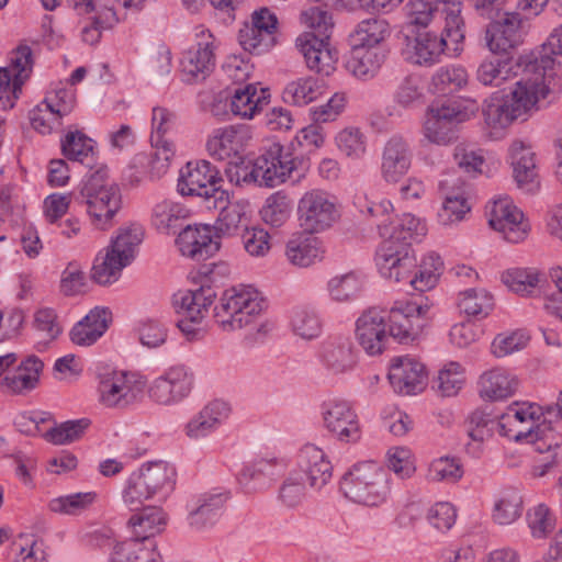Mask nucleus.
Listing matches in <instances>:
<instances>
[{
  "label": "nucleus",
  "instance_id": "nucleus-32",
  "mask_svg": "<svg viewBox=\"0 0 562 562\" xmlns=\"http://www.w3.org/2000/svg\"><path fill=\"white\" fill-rule=\"evenodd\" d=\"M220 181L217 170L209 161H190L180 171L178 191L181 195H207V190Z\"/></svg>",
  "mask_w": 562,
  "mask_h": 562
},
{
  "label": "nucleus",
  "instance_id": "nucleus-61",
  "mask_svg": "<svg viewBox=\"0 0 562 562\" xmlns=\"http://www.w3.org/2000/svg\"><path fill=\"white\" fill-rule=\"evenodd\" d=\"M522 499L514 488L501 493L495 502L493 518L499 525H509L521 515Z\"/></svg>",
  "mask_w": 562,
  "mask_h": 562
},
{
  "label": "nucleus",
  "instance_id": "nucleus-14",
  "mask_svg": "<svg viewBox=\"0 0 562 562\" xmlns=\"http://www.w3.org/2000/svg\"><path fill=\"white\" fill-rule=\"evenodd\" d=\"M509 412L506 409L497 422L487 419L482 414H473L469 420L468 436L469 442L465 445V452L468 454H477L485 452V446L492 440L494 428L498 432L513 439L517 442H526L528 436L531 434L532 428L521 427L517 422H509Z\"/></svg>",
  "mask_w": 562,
  "mask_h": 562
},
{
  "label": "nucleus",
  "instance_id": "nucleus-57",
  "mask_svg": "<svg viewBox=\"0 0 562 562\" xmlns=\"http://www.w3.org/2000/svg\"><path fill=\"white\" fill-rule=\"evenodd\" d=\"M95 492L71 493L50 499L48 508L60 515H80L95 502Z\"/></svg>",
  "mask_w": 562,
  "mask_h": 562
},
{
  "label": "nucleus",
  "instance_id": "nucleus-31",
  "mask_svg": "<svg viewBox=\"0 0 562 562\" xmlns=\"http://www.w3.org/2000/svg\"><path fill=\"white\" fill-rule=\"evenodd\" d=\"M176 241L183 256L195 260L212 256L221 247L210 225H189L180 232Z\"/></svg>",
  "mask_w": 562,
  "mask_h": 562
},
{
  "label": "nucleus",
  "instance_id": "nucleus-4",
  "mask_svg": "<svg viewBox=\"0 0 562 562\" xmlns=\"http://www.w3.org/2000/svg\"><path fill=\"white\" fill-rule=\"evenodd\" d=\"M166 522L162 508H142L128 520L135 537L115 542L106 562H161L154 536L164 530Z\"/></svg>",
  "mask_w": 562,
  "mask_h": 562
},
{
  "label": "nucleus",
  "instance_id": "nucleus-53",
  "mask_svg": "<svg viewBox=\"0 0 562 562\" xmlns=\"http://www.w3.org/2000/svg\"><path fill=\"white\" fill-rule=\"evenodd\" d=\"M241 47L256 55L268 52L276 44V35L267 31V26L246 23L238 33Z\"/></svg>",
  "mask_w": 562,
  "mask_h": 562
},
{
  "label": "nucleus",
  "instance_id": "nucleus-44",
  "mask_svg": "<svg viewBox=\"0 0 562 562\" xmlns=\"http://www.w3.org/2000/svg\"><path fill=\"white\" fill-rule=\"evenodd\" d=\"M384 57L381 48L371 49L351 46L346 68L353 77L360 80H369L376 76L384 63Z\"/></svg>",
  "mask_w": 562,
  "mask_h": 562
},
{
  "label": "nucleus",
  "instance_id": "nucleus-3",
  "mask_svg": "<svg viewBox=\"0 0 562 562\" xmlns=\"http://www.w3.org/2000/svg\"><path fill=\"white\" fill-rule=\"evenodd\" d=\"M442 12L445 26L440 35L424 32L414 38L407 37L404 55L412 64L430 66L438 61L443 53L457 56L462 50L464 23L461 18V3L446 4Z\"/></svg>",
  "mask_w": 562,
  "mask_h": 562
},
{
  "label": "nucleus",
  "instance_id": "nucleus-19",
  "mask_svg": "<svg viewBox=\"0 0 562 562\" xmlns=\"http://www.w3.org/2000/svg\"><path fill=\"white\" fill-rule=\"evenodd\" d=\"M375 261L382 277L412 288L417 260L409 245L400 244V247H395L392 241H382Z\"/></svg>",
  "mask_w": 562,
  "mask_h": 562
},
{
  "label": "nucleus",
  "instance_id": "nucleus-6",
  "mask_svg": "<svg viewBox=\"0 0 562 562\" xmlns=\"http://www.w3.org/2000/svg\"><path fill=\"white\" fill-rule=\"evenodd\" d=\"M99 402L106 408L126 409L138 404L147 386L146 379L135 371L99 364L95 372Z\"/></svg>",
  "mask_w": 562,
  "mask_h": 562
},
{
  "label": "nucleus",
  "instance_id": "nucleus-46",
  "mask_svg": "<svg viewBox=\"0 0 562 562\" xmlns=\"http://www.w3.org/2000/svg\"><path fill=\"white\" fill-rule=\"evenodd\" d=\"M173 156L175 147L172 142L151 144V151L149 154H137L134 157V164L145 169L151 178H161L167 173Z\"/></svg>",
  "mask_w": 562,
  "mask_h": 562
},
{
  "label": "nucleus",
  "instance_id": "nucleus-25",
  "mask_svg": "<svg viewBox=\"0 0 562 562\" xmlns=\"http://www.w3.org/2000/svg\"><path fill=\"white\" fill-rule=\"evenodd\" d=\"M378 229L383 241H392L395 247H400V244L412 247V243L422 241L428 231L426 222L411 213L393 220H381Z\"/></svg>",
  "mask_w": 562,
  "mask_h": 562
},
{
  "label": "nucleus",
  "instance_id": "nucleus-64",
  "mask_svg": "<svg viewBox=\"0 0 562 562\" xmlns=\"http://www.w3.org/2000/svg\"><path fill=\"white\" fill-rule=\"evenodd\" d=\"M189 210L181 203L164 200L153 209L155 226L161 231H168L177 225V222L189 216Z\"/></svg>",
  "mask_w": 562,
  "mask_h": 562
},
{
  "label": "nucleus",
  "instance_id": "nucleus-43",
  "mask_svg": "<svg viewBox=\"0 0 562 562\" xmlns=\"http://www.w3.org/2000/svg\"><path fill=\"white\" fill-rule=\"evenodd\" d=\"M514 77V60L498 55L484 58L475 71L477 82L490 88H498Z\"/></svg>",
  "mask_w": 562,
  "mask_h": 562
},
{
  "label": "nucleus",
  "instance_id": "nucleus-34",
  "mask_svg": "<svg viewBox=\"0 0 562 562\" xmlns=\"http://www.w3.org/2000/svg\"><path fill=\"white\" fill-rule=\"evenodd\" d=\"M296 47L312 71L329 76L335 70L337 57L329 48L328 40L318 38L312 33H303L296 38Z\"/></svg>",
  "mask_w": 562,
  "mask_h": 562
},
{
  "label": "nucleus",
  "instance_id": "nucleus-9",
  "mask_svg": "<svg viewBox=\"0 0 562 562\" xmlns=\"http://www.w3.org/2000/svg\"><path fill=\"white\" fill-rule=\"evenodd\" d=\"M296 216L300 228L310 235L330 229L340 218L338 199L330 192L314 188L297 201Z\"/></svg>",
  "mask_w": 562,
  "mask_h": 562
},
{
  "label": "nucleus",
  "instance_id": "nucleus-62",
  "mask_svg": "<svg viewBox=\"0 0 562 562\" xmlns=\"http://www.w3.org/2000/svg\"><path fill=\"white\" fill-rule=\"evenodd\" d=\"M465 381V369L457 361H449L439 370L436 380L442 396H453L462 389Z\"/></svg>",
  "mask_w": 562,
  "mask_h": 562
},
{
  "label": "nucleus",
  "instance_id": "nucleus-38",
  "mask_svg": "<svg viewBox=\"0 0 562 562\" xmlns=\"http://www.w3.org/2000/svg\"><path fill=\"white\" fill-rule=\"evenodd\" d=\"M215 292L211 286L195 290H181L173 295V307L182 317L193 323H201L212 305Z\"/></svg>",
  "mask_w": 562,
  "mask_h": 562
},
{
  "label": "nucleus",
  "instance_id": "nucleus-16",
  "mask_svg": "<svg viewBox=\"0 0 562 562\" xmlns=\"http://www.w3.org/2000/svg\"><path fill=\"white\" fill-rule=\"evenodd\" d=\"M194 384V376L190 369L177 364L165 370L148 385L149 398L159 405L172 406L187 398Z\"/></svg>",
  "mask_w": 562,
  "mask_h": 562
},
{
  "label": "nucleus",
  "instance_id": "nucleus-52",
  "mask_svg": "<svg viewBox=\"0 0 562 562\" xmlns=\"http://www.w3.org/2000/svg\"><path fill=\"white\" fill-rule=\"evenodd\" d=\"M362 288L363 278L357 272L335 276L327 282L329 297L338 303H347L357 299Z\"/></svg>",
  "mask_w": 562,
  "mask_h": 562
},
{
  "label": "nucleus",
  "instance_id": "nucleus-30",
  "mask_svg": "<svg viewBox=\"0 0 562 562\" xmlns=\"http://www.w3.org/2000/svg\"><path fill=\"white\" fill-rule=\"evenodd\" d=\"M283 469L279 459H248L241 462L236 479L246 493H251L266 488Z\"/></svg>",
  "mask_w": 562,
  "mask_h": 562
},
{
  "label": "nucleus",
  "instance_id": "nucleus-58",
  "mask_svg": "<svg viewBox=\"0 0 562 562\" xmlns=\"http://www.w3.org/2000/svg\"><path fill=\"white\" fill-rule=\"evenodd\" d=\"M338 150L352 160L361 159L367 153V136L355 126L339 131L335 137Z\"/></svg>",
  "mask_w": 562,
  "mask_h": 562
},
{
  "label": "nucleus",
  "instance_id": "nucleus-22",
  "mask_svg": "<svg viewBox=\"0 0 562 562\" xmlns=\"http://www.w3.org/2000/svg\"><path fill=\"white\" fill-rule=\"evenodd\" d=\"M228 494L210 491L195 495L187 505L188 526L194 531L212 529L222 517Z\"/></svg>",
  "mask_w": 562,
  "mask_h": 562
},
{
  "label": "nucleus",
  "instance_id": "nucleus-51",
  "mask_svg": "<svg viewBox=\"0 0 562 562\" xmlns=\"http://www.w3.org/2000/svg\"><path fill=\"white\" fill-rule=\"evenodd\" d=\"M323 82L313 77L300 78L286 85L282 98L293 105H306L323 94Z\"/></svg>",
  "mask_w": 562,
  "mask_h": 562
},
{
  "label": "nucleus",
  "instance_id": "nucleus-36",
  "mask_svg": "<svg viewBox=\"0 0 562 562\" xmlns=\"http://www.w3.org/2000/svg\"><path fill=\"white\" fill-rule=\"evenodd\" d=\"M323 243L303 231L294 234L284 246L286 261L296 268H310L323 260Z\"/></svg>",
  "mask_w": 562,
  "mask_h": 562
},
{
  "label": "nucleus",
  "instance_id": "nucleus-60",
  "mask_svg": "<svg viewBox=\"0 0 562 562\" xmlns=\"http://www.w3.org/2000/svg\"><path fill=\"white\" fill-rule=\"evenodd\" d=\"M291 211L289 198L281 192H276L267 198L260 215L266 224L272 227H281L290 218Z\"/></svg>",
  "mask_w": 562,
  "mask_h": 562
},
{
  "label": "nucleus",
  "instance_id": "nucleus-54",
  "mask_svg": "<svg viewBox=\"0 0 562 562\" xmlns=\"http://www.w3.org/2000/svg\"><path fill=\"white\" fill-rule=\"evenodd\" d=\"M493 306V296L484 289H469L459 294L458 307L468 316L486 317Z\"/></svg>",
  "mask_w": 562,
  "mask_h": 562
},
{
  "label": "nucleus",
  "instance_id": "nucleus-47",
  "mask_svg": "<svg viewBox=\"0 0 562 562\" xmlns=\"http://www.w3.org/2000/svg\"><path fill=\"white\" fill-rule=\"evenodd\" d=\"M307 488L301 472L292 470L278 488V503L286 510H299L307 502Z\"/></svg>",
  "mask_w": 562,
  "mask_h": 562
},
{
  "label": "nucleus",
  "instance_id": "nucleus-35",
  "mask_svg": "<svg viewBox=\"0 0 562 562\" xmlns=\"http://www.w3.org/2000/svg\"><path fill=\"white\" fill-rule=\"evenodd\" d=\"M35 423L40 426V436L47 442L55 446L69 445L82 437L85 430L89 426V422L85 418L56 423L53 415L36 414Z\"/></svg>",
  "mask_w": 562,
  "mask_h": 562
},
{
  "label": "nucleus",
  "instance_id": "nucleus-12",
  "mask_svg": "<svg viewBox=\"0 0 562 562\" xmlns=\"http://www.w3.org/2000/svg\"><path fill=\"white\" fill-rule=\"evenodd\" d=\"M254 162L257 184L267 188H274L290 178L300 180L310 167L307 160L294 158L279 143L269 145Z\"/></svg>",
  "mask_w": 562,
  "mask_h": 562
},
{
  "label": "nucleus",
  "instance_id": "nucleus-26",
  "mask_svg": "<svg viewBox=\"0 0 562 562\" xmlns=\"http://www.w3.org/2000/svg\"><path fill=\"white\" fill-rule=\"evenodd\" d=\"M250 138V130L246 125L221 127L214 130L209 136L206 149L216 160H237Z\"/></svg>",
  "mask_w": 562,
  "mask_h": 562
},
{
  "label": "nucleus",
  "instance_id": "nucleus-17",
  "mask_svg": "<svg viewBox=\"0 0 562 562\" xmlns=\"http://www.w3.org/2000/svg\"><path fill=\"white\" fill-rule=\"evenodd\" d=\"M490 226L508 243H520L528 236L530 225L508 196L494 200L486 206Z\"/></svg>",
  "mask_w": 562,
  "mask_h": 562
},
{
  "label": "nucleus",
  "instance_id": "nucleus-48",
  "mask_svg": "<svg viewBox=\"0 0 562 562\" xmlns=\"http://www.w3.org/2000/svg\"><path fill=\"white\" fill-rule=\"evenodd\" d=\"M128 266L108 247L97 255L91 268V278L100 285H110L119 280L122 270Z\"/></svg>",
  "mask_w": 562,
  "mask_h": 562
},
{
  "label": "nucleus",
  "instance_id": "nucleus-41",
  "mask_svg": "<svg viewBox=\"0 0 562 562\" xmlns=\"http://www.w3.org/2000/svg\"><path fill=\"white\" fill-rule=\"evenodd\" d=\"M269 91L249 83L234 90L231 98V111L240 119H252L269 102Z\"/></svg>",
  "mask_w": 562,
  "mask_h": 562
},
{
  "label": "nucleus",
  "instance_id": "nucleus-63",
  "mask_svg": "<svg viewBox=\"0 0 562 562\" xmlns=\"http://www.w3.org/2000/svg\"><path fill=\"white\" fill-rule=\"evenodd\" d=\"M503 282L520 295H529L539 285L542 274L536 269H512L502 276Z\"/></svg>",
  "mask_w": 562,
  "mask_h": 562
},
{
  "label": "nucleus",
  "instance_id": "nucleus-18",
  "mask_svg": "<svg viewBox=\"0 0 562 562\" xmlns=\"http://www.w3.org/2000/svg\"><path fill=\"white\" fill-rule=\"evenodd\" d=\"M429 306L415 301L395 302L386 311V327L389 336L401 344L414 341L424 326Z\"/></svg>",
  "mask_w": 562,
  "mask_h": 562
},
{
  "label": "nucleus",
  "instance_id": "nucleus-50",
  "mask_svg": "<svg viewBox=\"0 0 562 562\" xmlns=\"http://www.w3.org/2000/svg\"><path fill=\"white\" fill-rule=\"evenodd\" d=\"M144 237V228L142 225L133 223L121 227L116 236L108 246L117 257L123 258L128 265L133 261L136 250Z\"/></svg>",
  "mask_w": 562,
  "mask_h": 562
},
{
  "label": "nucleus",
  "instance_id": "nucleus-55",
  "mask_svg": "<svg viewBox=\"0 0 562 562\" xmlns=\"http://www.w3.org/2000/svg\"><path fill=\"white\" fill-rule=\"evenodd\" d=\"M291 326L295 335L311 340L322 334V319L317 311L308 305L299 306L293 311Z\"/></svg>",
  "mask_w": 562,
  "mask_h": 562
},
{
  "label": "nucleus",
  "instance_id": "nucleus-28",
  "mask_svg": "<svg viewBox=\"0 0 562 562\" xmlns=\"http://www.w3.org/2000/svg\"><path fill=\"white\" fill-rule=\"evenodd\" d=\"M555 65H562V24L551 32L538 55L527 63L524 72L541 77V82L549 89Z\"/></svg>",
  "mask_w": 562,
  "mask_h": 562
},
{
  "label": "nucleus",
  "instance_id": "nucleus-5",
  "mask_svg": "<svg viewBox=\"0 0 562 562\" xmlns=\"http://www.w3.org/2000/svg\"><path fill=\"white\" fill-rule=\"evenodd\" d=\"M78 202L85 209L90 225L97 231L108 232L115 225L123 196L121 188L109 180L108 170L100 168L81 181Z\"/></svg>",
  "mask_w": 562,
  "mask_h": 562
},
{
  "label": "nucleus",
  "instance_id": "nucleus-27",
  "mask_svg": "<svg viewBox=\"0 0 562 562\" xmlns=\"http://www.w3.org/2000/svg\"><path fill=\"white\" fill-rule=\"evenodd\" d=\"M508 159L517 187L525 193H535L539 189V178L531 146L520 139L513 140Z\"/></svg>",
  "mask_w": 562,
  "mask_h": 562
},
{
  "label": "nucleus",
  "instance_id": "nucleus-42",
  "mask_svg": "<svg viewBox=\"0 0 562 562\" xmlns=\"http://www.w3.org/2000/svg\"><path fill=\"white\" fill-rule=\"evenodd\" d=\"M250 222L249 204L244 201L234 202L220 212L212 227L218 241L244 232Z\"/></svg>",
  "mask_w": 562,
  "mask_h": 562
},
{
  "label": "nucleus",
  "instance_id": "nucleus-1",
  "mask_svg": "<svg viewBox=\"0 0 562 562\" xmlns=\"http://www.w3.org/2000/svg\"><path fill=\"white\" fill-rule=\"evenodd\" d=\"M541 77H524L508 93L494 92L483 101L482 114L491 137L502 138L517 120H525L540 99L548 94Z\"/></svg>",
  "mask_w": 562,
  "mask_h": 562
},
{
  "label": "nucleus",
  "instance_id": "nucleus-24",
  "mask_svg": "<svg viewBox=\"0 0 562 562\" xmlns=\"http://www.w3.org/2000/svg\"><path fill=\"white\" fill-rule=\"evenodd\" d=\"M231 406L222 400H213L190 417L183 426L191 440H201L216 432L229 418Z\"/></svg>",
  "mask_w": 562,
  "mask_h": 562
},
{
  "label": "nucleus",
  "instance_id": "nucleus-21",
  "mask_svg": "<svg viewBox=\"0 0 562 562\" xmlns=\"http://www.w3.org/2000/svg\"><path fill=\"white\" fill-rule=\"evenodd\" d=\"M387 379L395 393L414 395L426 386L427 371L416 358L400 356L391 360Z\"/></svg>",
  "mask_w": 562,
  "mask_h": 562
},
{
  "label": "nucleus",
  "instance_id": "nucleus-45",
  "mask_svg": "<svg viewBox=\"0 0 562 562\" xmlns=\"http://www.w3.org/2000/svg\"><path fill=\"white\" fill-rule=\"evenodd\" d=\"M391 30L386 20L370 18L359 22L350 34V46L363 48H381V44L390 36Z\"/></svg>",
  "mask_w": 562,
  "mask_h": 562
},
{
  "label": "nucleus",
  "instance_id": "nucleus-49",
  "mask_svg": "<svg viewBox=\"0 0 562 562\" xmlns=\"http://www.w3.org/2000/svg\"><path fill=\"white\" fill-rule=\"evenodd\" d=\"M295 472L314 491H322L333 479L334 465L329 459H301Z\"/></svg>",
  "mask_w": 562,
  "mask_h": 562
},
{
  "label": "nucleus",
  "instance_id": "nucleus-11",
  "mask_svg": "<svg viewBox=\"0 0 562 562\" xmlns=\"http://www.w3.org/2000/svg\"><path fill=\"white\" fill-rule=\"evenodd\" d=\"M476 110L475 102L446 101L431 104L423 124L424 137L436 145L446 146L456 138V125L470 120Z\"/></svg>",
  "mask_w": 562,
  "mask_h": 562
},
{
  "label": "nucleus",
  "instance_id": "nucleus-15",
  "mask_svg": "<svg viewBox=\"0 0 562 562\" xmlns=\"http://www.w3.org/2000/svg\"><path fill=\"white\" fill-rule=\"evenodd\" d=\"M319 414L323 427L339 442L355 443L361 438L359 417L352 405L333 397L322 402Z\"/></svg>",
  "mask_w": 562,
  "mask_h": 562
},
{
  "label": "nucleus",
  "instance_id": "nucleus-39",
  "mask_svg": "<svg viewBox=\"0 0 562 562\" xmlns=\"http://www.w3.org/2000/svg\"><path fill=\"white\" fill-rule=\"evenodd\" d=\"M477 384L481 397L490 401H502L516 393L519 382L509 370L496 367L483 372Z\"/></svg>",
  "mask_w": 562,
  "mask_h": 562
},
{
  "label": "nucleus",
  "instance_id": "nucleus-56",
  "mask_svg": "<svg viewBox=\"0 0 562 562\" xmlns=\"http://www.w3.org/2000/svg\"><path fill=\"white\" fill-rule=\"evenodd\" d=\"M561 427L562 424L559 422L553 426L551 423L543 420L537 424L536 428H532L531 434L533 436H528L526 443H530L537 453L552 452L562 445V436L559 434Z\"/></svg>",
  "mask_w": 562,
  "mask_h": 562
},
{
  "label": "nucleus",
  "instance_id": "nucleus-2",
  "mask_svg": "<svg viewBox=\"0 0 562 562\" xmlns=\"http://www.w3.org/2000/svg\"><path fill=\"white\" fill-rule=\"evenodd\" d=\"M263 308L265 300L257 289L251 285L234 286L222 294L214 307V318L226 333L254 325L246 339L255 344L262 340L272 328L267 321L257 322Z\"/></svg>",
  "mask_w": 562,
  "mask_h": 562
},
{
  "label": "nucleus",
  "instance_id": "nucleus-59",
  "mask_svg": "<svg viewBox=\"0 0 562 562\" xmlns=\"http://www.w3.org/2000/svg\"><path fill=\"white\" fill-rule=\"evenodd\" d=\"M441 268L442 261L437 254L425 255L412 280V289L420 292L432 289L438 281Z\"/></svg>",
  "mask_w": 562,
  "mask_h": 562
},
{
  "label": "nucleus",
  "instance_id": "nucleus-7",
  "mask_svg": "<svg viewBox=\"0 0 562 562\" xmlns=\"http://www.w3.org/2000/svg\"><path fill=\"white\" fill-rule=\"evenodd\" d=\"M340 490L353 503L379 506L386 501L390 491L386 471L375 459L359 461L342 475Z\"/></svg>",
  "mask_w": 562,
  "mask_h": 562
},
{
  "label": "nucleus",
  "instance_id": "nucleus-8",
  "mask_svg": "<svg viewBox=\"0 0 562 562\" xmlns=\"http://www.w3.org/2000/svg\"><path fill=\"white\" fill-rule=\"evenodd\" d=\"M176 476V468L170 462L164 459L147 461L130 475L122 493L123 501L132 510L137 509L144 501L173 491Z\"/></svg>",
  "mask_w": 562,
  "mask_h": 562
},
{
  "label": "nucleus",
  "instance_id": "nucleus-23",
  "mask_svg": "<svg viewBox=\"0 0 562 562\" xmlns=\"http://www.w3.org/2000/svg\"><path fill=\"white\" fill-rule=\"evenodd\" d=\"M319 361L327 374L342 376L356 369L358 352L349 337H331L323 342Z\"/></svg>",
  "mask_w": 562,
  "mask_h": 562
},
{
  "label": "nucleus",
  "instance_id": "nucleus-40",
  "mask_svg": "<svg viewBox=\"0 0 562 562\" xmlns=\"http://www.w3.org/2000/svg\"><path fill=\"white\" fill-rule=\"evenodd\" d=\"M112 313L106 307L95 306L70 331L71 341L78 346H91L109 328Z\"/></svg>",
  "mask_w": 562,
  "mask_h": 562
},
{
  "label": "nucleus",
  "instance_id": "nucleus-13",
  "mask_svg": "<svg viewBox=\"0 0 562 562\" xmlns=\"http://www.w3.org/2000/svg\"><path fill=\"white\" fill-rule=\"evenodd\" d=\"M218 41L203 25L195 27V44L180 57L179 68L182 81L198 83L205 80L215 67V49Z\"/></svg>",
  "mask_w": 562,
  "mask_h": 562
},
{
  "label": "nucleus",
  "instance_id": "nucleus-37",
  "mask_svg": "<svg viewBox=\"0 0 562 562\" xmlns=\"http://www.w3.org/2000/svg\"><path fill=\"white\" fill-rule=\"evenodd\" d=\"M43 362L35 356L23 360L14 370L1 380V390L12 395H22L34 390L43 371Z\"/></svg>",
  "mask_w": 562,
  "mask_h": 562
},
{
  "label": "nucleus",
  "instance_id": "nucleus-10",
  "mask_svg": "<svg viewBox=\"0 0 562 562\" xmlns=\"http://www.w3.org/2000/svg\"><path fill=\"white\" fill-rule=\"evenodd\" d=\"M488 7L474 8L481 16L491 20L485 29V46L493 55H506L522 42V16L519 12L501 10L498 1Z\"/></svg>",
  "mask_w": 562,
  "mask_h": 562
},
{
  "label": "nucleus",
  "instance_id": "nucleus-20",
  "mask_svg": "<svg viewBox=\"0 0 562 562\" xmlns=\"http://www.w3.org/2000/svg\"><path fill=\"white\" fill-rule=\"evenodd\" d=\"M356 340L369 356L381 355L389 340L386 311L371 307L356 321Z\"/></svg>",
  "mask_w": 562,
  "mask_h": 562
},
{
  "label": "nucleus",
  "instance_id": "nucleus-33",
  "mask_svg": "<svg viewBox=\"0 0 562 562\" xmlns=\"http://www.w3.org/2000/svg\"><path fill=\"white\" fill-rule=\"evenodd\" d=\"M442 195V205L438 211V220L442 225H452L464 220L471 206L468 201V191L463 181L442 180L439 183Z\"/></svg>",
  "mask_w": 562,
  "mask_h": 562
},
{
  "label": "nucleus",
  "instance_id": "nucleus-29",
  "mask_svg": "<svg viewBox=\"0 0 562 562\" xmlns=\"http://www.w3.org/2000/svg\"><path fill=\"white\" fill-rule=\"evenodd\" d=\"M413 150L409 142L393 135L384 145L381 160V176L389 183H396L411 169Z\"/></svg>",
  "mask_w": 562,
  "mask_h": 562
}]
</instances>
